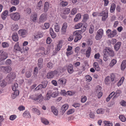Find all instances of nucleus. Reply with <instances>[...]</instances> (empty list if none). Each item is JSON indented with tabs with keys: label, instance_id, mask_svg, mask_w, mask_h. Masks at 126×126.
I'll return each mask as SVG.
<instances>
[{
	"label": "nucleus",
	"instance_id": "obj_1",
	"mask_svg": "<svg viewBox=\"0 0 126 126\" xmlns=\"http://www.w3.org/2000/svg\"><path fill=\"white\" fill-rule=\"evenodd\" d=\"M103 60L105 61H107L108 59V55L110 57H113L114 55V51L111 48L107 47L103 50Z\"/></svg>",
	"mask_w": 126,
	"mask_h": 126
},
{
	"label": "nucleus",
	"instance_id": "obj_2",
	"mask_svg": "<svg viewBox=\"0 0 126 126\" xmlns=\"http://www.w3.org/2000/svg\"><path fill=\"white\" fill-rule=\"evenodd\" d=\"M85 30V28H84V29L82 28L81 30H77L74 32L73 36H75L74 40L75 42H77L79 40L81 39L82 36L81 34H82Z\"/></svg>",
	"mask_w": 126,
	"mask_h": 126
},
{
	"label": "nucleus",
	"instance_id": "obj_3",
	"mask_svg": "<svg viewBox=\"0 0 126 126\" xmlns=\"http://www.w3.org/2000/svg\"><path fill=\"white\" fill-rule=\"evenodd\" d=\"M16 77V75L15 73L11 72L6 77V79L9 83H10L15 79Z\"/></svg>",
	"mask_w": 126,
	"mask_h": 126
},
{
	"label": "nucleus",
	"instance_id": "obj_4",
	"mask_svg": "<svg viewBox=\"0 0 126 126\" xmlns=\"http://www.w3.org/2000/svg\"><path fill=\"white\" fill-rule=\"evenodd\" d=\"M10 16L12 19L16 21L19 20L20 18V14L18 12L12 13L10 15Z\"/></svg>",
	"mask_w": 126,
	"mask_h": 126
},
{
	"label": "nucleus",
	"instance_id": "obj_5",
	"mask_svg": "<svg viewBox=\"0 0 126 126\" xmlns=\"http://www.w3.org/2000/svg\"><path fill=\"white\" fill-rule=\"evenodd\" d=\"M0 60L3 61L6 59L8 57V54L7 52L0 50Z\"/></svg>",
	"mask_w": 126,
	"mask_h": 126
},
{
	"label": "nucleus",
	"instance_id": "obj_6",
	"mask_svg": "<svg viewBox=\"0 0 126 126\" xmlns=\"http://www.w3.org/2000/svg\"><path fill=\"white\" fill-rule=\"evenodd\" d=\"M103 33V30L102 29H99L97 31L95 38L96 40H99L102 38Z\"/></svg>",
	"mask_w": 126,
	"mask_h": 126
},
{
	"label": "nucleus",
	"instance_id": "obj_7",
	"mask_svg": "<svg viewBox=\"0 0 126 126\" xmlns=\"http://www.w3.org/2000/svg\"><path fill=\"white\" fill-rule=\"evenodd\" d=\"M58 72L57 70H55L54 71H51L48 73L47 74V77L48 79L53 78L55 75L58 74Z\"/></svg>",
	"mask_w": 126,
	"mask_h": 126
},
{
	"label": "nucleus",
	"instance_id": "obj_8",
	"mask_svg": "<svg viewBox=\"0 0 126 126\" xmlns=\"http://www.w3.org/2000/svg\"><path fill=\"white\" fill-rule=\"evenodd\" d=\"M1 71L5 73H9L12 70V68L10 66H3L0 67Z\"/></svg>",
	"mask_w": 126,
	"mask_h": 126
},
{
	"label": "nucleus",
	"instance_id": "obj_9",
	"mask_svg": "<svg viewBox=\"0 0 126 126\" xmlns=\"http://www.w3.org/2000/svg\"><path fill=\"white\" fill-rule=\"evenodd\" d=\"M38 23L39 24L41 23H43L47 20V17L46 16L45 14H42L40 16Z\"/></svg>",
	"mask_w": 126,
	"mask_h": 126
},
{
	"label": "nucleus",
	"instance_id": "obj_10",
	"mask_svg": "<svg viewBox=\"0 0 126 126\" xmlns=\"http://www.w3.org/2000/svg\"><path fill=\"white\" fill-rule=\"evenodd\" d=\"M19 34L23 37H25L27 35V31L24 29H21L18 32Z\"/></svg>",
	"mask_w": 126,
	"mask_h": 126
},
{
	"label": "nucleus",
	"instance_id": "obj_11",
	"mask_svg": "<svg viewBox=\"0 0 126 126\" xmlns=\"http://www.w3.org/2000/svg\"><path fill=\"white\" fill-rule=\"evenodd\" d=\"M67 27V23L66 22H64L63 24L61 29V32L62 34H64L65 33Z\"/></svg>",
	"mask_w": 126,
	"mask_h": 126
},
{
	"label": "nucleus",
	"instance_id": "obj_12",
	"mask_svg": "<svg viewBox=\"0 0 126 126\" xmlns=\"http://www.w3.org/2000/svg\"><path fill=\"white\" fill-rule=\"evenodd\" d=\"M68 107V105L67 104H65L62 106L60 112L62 115L64 113L65 111L67 109Z\"/></svg>",
	"mask_w": 126,
	"mask_h": 126
},
{
	"label": "nucleus",
	"instance_id": "obj_13",
	"mask_svg": "<svg viewBox=\"0 0 126 126\" xmlns=\"http://www.w3.org/2000/svg\"><path fill=\"white\" fill-rule=\"evenodd\" d=\"M66 80L64 78H62L58 81V83L63 86H64L66 82Z\"/></svg>",
	"mask_w": 126,
	"mask_h": 126
},
{
	"label": "nucleus",
	"instance_id": "obj_14",
	"mask_svg": "<svg viewBox=\"0 0 126 126\" xmlns=\"http://www.w3.org/2000/svg\"><path fill=\"white\" fill-rule=\"evenodd\" d=\"M121 43V42H117L114 45V49L116 51H117L120 48Z\"/></svg>",
	"mask_w": 126,
	"mask_h": 126
},
{
	"label": "nucleus",
	"instance_id": "obj_15",
	"mask_svg": "<svg viewBox=\"0 0 126 126\" xmlns=\"http://www.w3.org/2000/svg\"><path fill=\"white\" fill-rule=\"evenodd\" d=\"M43 59L42 58H41L38 59V66L39 69H41L43 67Z\"/></svg>",
	"mask_w": 126,
	"mask_h": 126
},
{
	"label": "nucleus",
	"instance_id": "obj_16",
	"mask_svg": "<svg viewBox=\"0 0 126 126\" xmlns=\"http://www.w3.org/2000/svg\"><path fill=\"white\" fill-rule=\"evenodd\" d=\"M67 70L69 73H72L74 71L73 65L71 64H69L68 66Z\"/></svg>",
	"mask_w": 126,
	"mask_h": 126
},
{
	"label": "nucleus",
	"instance_id": "obj_17",
	"mask_svg": "<svg viewBox=\"0 0 126 126\" xmlns=\"http://www.w3.org/2000/svg\"><path fill=\"white\" fill-rule=\"evenodd\" d=\"M14 49L16 51H19L22 53L23 52L24 49H21L18 44H15L14 47Z\"/></svg>",
	"mask_w": 126,
	"mask_h": 126
},
{
	"label": "nucleus",
	"instance_id": "obj_18",
	"mask_svg": "<svg viewBox=\"0 0 126 126\" xmlns=\"http://www.w3.org/2000/svg\"><path fill=\"white\" fill-rule=\"evenodd\" d=\"M12 38L13 40L15 42H17L18 41V37L17 33L15 32L13 33Z\"/></svg>",
	"mask_w": 126,
	"mask_h": 126
},
{
	"label": "nucleus",
	"instance_id": "obj_19",
	"mask_svg": "<svg viewBox=\"0 0 126 126\" xmlns=\"http://www.w3.org/2000/svg\"><path fill=\"white\" fill-rule=\"evenodd\" d=\"M23 116L26 118H30L31 117V114L28 110H26L23 113Z\"/></svg>",
	"mask_w": 126,
	"mask_h": 126
},
{
	"label": "nucleus",
	"instance_id": "obj_20",
	"mask_svg": "<svg viewBox=\"0 0 126 126\" xmlns=\"http://www.w3.org/2000/svg\"><path fill=\"white\" fill-rule=\"evenodd\" d=\"M8 12L7 10H5L2 13L1 16L3 20H5L8 15Z\"/></svg>",
	"mask_w": 126,
	"mask_h": 126
},
{
	"label": "nucleus",
	"instance_id": "obj_21",
	"mask_svg": "<svg viewBox=\"0 0 126 126\" xmlns=\"http://www.w3.org/2000/svg\"><path fill=\"white\" fill-rule=\"evenodd\" d=\"M91 52V48L90 47H89L87 49L85 53V55L86 57L88 58L89 57Z\"/></svg>",
	"mask_w": 126,
	"mask_h": 126
},
{
	"label": "nucleus",
	"instance_id": "obj_22",
	"mask_svg": "<svg viewBox=\"0 0 126 126\" xmlns=\"http://www.w3.org/2000/svg\"><path fill=\"white\" fill-rule=\"evenodd\" d=\"M50 35L53 38H55L57 36L55 32L52 28H51L50 29Z\"/></svg>",
	"mask_w": 126,
	"mask_h": 126
},
{
	"label": "nucleus",
	"instance_id": "obj_23",
	"mask_svg": "<svg viewBox=\"0 0 126 126\" xmlns=\"http://www.w3.org/2000/svg\"><path fill=\"white\" fill-rule=\"evenodd\" d=\"M49 7V3L47 2H46L45 3L44 7V12H46L48 11Z\"/></svg>",
	"mask_w": 126,
	"mask_h": 126
},
{
	"label": "nucleus",
	"instance_id": "obj_24",
	"mask_svg": "<svg viewBox=\"0 0 126 126\" xmlns=\"http://www.w3.org/2000/svg\"><path fill=\"white\" fill-rule=\"evenodd\" d=\"M43 6L42 1L40 0L38 2L36 6V9L38 10H40Z\"/></svg>",
	"mask_w": 126,
	"mask_h": 126
},
{
	"label": "nucleus",
	"instance_id": "obj_25",
	"mask_svg": "<svg viewBox=\"0 0 126 126\" xmlns=\"http://www.w3.org/2000/svg\"><path fill=\"white\" fill-rule=\"evenodd\" d=\"M14 91V92L12 94V98L13 99L15 98L19 94V90H16Z\"/></svg>",
	"mask_w": 126,
	"mask_h": 126
},
{
	"label": "nucleus",
	"instance_id": "obj_26",
	"mask_svg": "<svg viewBox=\"0 0 126 126\" xmlns=\"http://www.w3.org/2000/svg\"><path fill=\"white\" fill-rule=\"evenodd\" d=\"M52 93V91L51 90H49L47 92L46 97L45 98V100H48L50 99L51 96V94Z\"/></svg>",
	"mask_w": 126,
	"mask_h": 126
},
{
	"label": "nucleus",
	"instance_id": "obj_27",
	"mask_svg": "<svg viewBox=\"0 0 126 126\" xmlns=\"http://www.w3.org/2000/svg\"><path fill=\"white\" fill-rule=\"evenodd\" d=\"M117 31L116 30H114L112 32H111L110 34H109L108 36L110 37H113L117 34Z\"/></svg>",
	"mask_w": 126,
	"mask_h": 126
},
{
	"label": "nucleus",
	"instance_id": "obj_28",
	"mask_svg": "<svg viewBox=\"0 0 126 126\" xmlns=\"http://www.w3.org/2000/svg\"><path fill=\"white\" fill-rule=\"evenodd\" d=\"M36 98L37 99V101L40 102L43 100V97L42 95L41 94H37V98Z\"/></svg>",
	"mask_w": 126,
	"mask_h": 126
},
{
	"label": "nucleus",
	"instance_id": "obj_29",
	"mask_svg": "<svg viewBox=\"0 0 126 126\" xmlns=\"http://www.w3.org/2000/svg\"><path fill=\"white\" fill-rule=\"evenodd\" d=\"M51 109L52 112L55 115H57L58 114V110L54 106H52Z\"/></svg>",
	"mask_w": 126,
	"mask_h": 126
},
{
	"label": "nucleus",
	"instance_id": "obj_30",
	"mask_svg": "<svg viewBox=\"0 0 126 126\" xmlns=\"http://www.w3.org/2000/svg\"><path fill=\"white\" fill-rule=\"evenodd\" d=\"M81 15L80 14H78L75 17L74 19V22H77L79 21L81 18Z\"/></svg>",
	"mask_w": 126,
	"mask_h": 126
},
{
	"label": "nucleus",
	"instance_id": "obj_31",
	"mask_svg": "<svg viewBox=\"0 0 126 126\" xmlns=\"http://www.w3.org/2000/svg\"><path fill=\"white\" fill-rule=\"evenodd\" d=\"M18 28V25L17 24H14L12 25L11 29L13 31H16Z\"/></svg>",
	"mask_w": 126,
	"mask_h": 126
},
{
	"label": "nucleus",
	"instance_id": "obj_32",
	"mask_svg": "<svg viewBox=\"0 0 126 126\" xmlns=\"http://www.w3.org/2000/svg\"><path fill=\"white\" fill-rule=\"evenodd\" d=\"M110 77L109 76H107L105 79L104 82L106 84L108 85L110 83Z\"/></svg>",
	"mask_w": 126,
	"mask_h": 126
},
{
	"label": "nucleus",
	"instance_id": "obj_33",
	"mask_svg": "<svg viewBox=\"0 0 126 126\" xmlns=\"http://www.w3.org/2000/svg\"><path fill=\"white\" fill-rule=\"evenodd\" d=\"M93 65L95 70L97 71H99L100 70V68L97 62H94L93 63Z\"/></svg>",
	"mask_w": 126,
	"mask_h": 126
},
{
	"label": "nucleus",
	"instance_id": "obj_34",
	"mask_svg": "<svg viewBox=\"0 0 126 126\" xmlns=\"http://www.w3.org/2000/svg\"><path fill=\"white\" fill-rule=\"evenodd\" d=\"M116 7V5L114 3H113L111 5L110 8V11L111 13H112L114 12Z\"/></svg>",
	"mask_w": 126,
	"mask_h": 126
},
{
	"label": "nucleus",
	"instance_id": "obj_35",
	"mask_svg": "<svg viewBox=\"0 0 126 126\" xmlns=\"http://www.w3.org/2000/svg\"><path fill=\"white\" fill-rule=\"evenodd\" d=\"M115 95L113 97V98H117L119 96L121 93V91L120 90H117L115 92Z\"/></svg>",
	"mask_w": 126,
	"mask_h": 126
},
{
	"label": "nucleus",
	"instance_id": "obj_36",
	"mask_svg": "<svg viewBox=\"0 0 126 126\" xmlns=\"http://www.w3.org/2000/svg\"><path fill=\"white\" fill-rule=\"evenodd\" d=\"M103 122L105 124V126H112V123L110 122L109 121L105 120Z\"/></svg>",
	"mask_w": 126,
	"mask_h": 126
},
{
	"label": "nucleus",
	"instance_id": "obj_37",
	"mask_svg": "<svg viewBox=\"0 0 126 126\" xmlns=\"http://www.w3.org/2000/svg\"><path fill=\"white\" fill-rule=\"evenodd\" d=\"M19 0H11V3L13 5H17L19 4Z\"/></svg>",
	"mask_w": 126,
	"mask_h": 126
},
{
	"label": "nucleus",
	"instance_id": "obj_38",
	"mask_svg": "<svg viewBox=\"0 0 126 126\" xmlns=\"http://www.w3.org/2000/svg\"><path fill=\"white\" fill-rule=\"evenodd\" d=\"M37 94H35L33 95H31L30 96V98L32 100H34L35 101L37 100Z\"/></svg>",
	"mask_w": 126,
	"mask_h": 126
},
{
	"label": "nucleus",
	"instance_id": "obj_39",
	"mask_svg": "<svg viewBox=\"0 0 126 126\" xmlns=\"http://www.w3.org/2000/svg\"><path fill=\"white\" fill-rule=\"evenodd\" d=\"M105 112V110L103 109H99L96 111L97 113L98 114H103Z\"/></svg>",
	"mask_w": 126,
	"mask_h": 126
},
{
	"label": "nucleus",
	"instance_id": "obj_40",
	"mask_svg": "<svg viewBox=\"0 0 126 126\" xmlns=\"http://www.w3.org/2000/svg\"><path fill=\"white\" fill-rule=\"evenodd\" d=\"M43 36V34L40 32H38L35 35V38H39Z\"/></svg>",
	"mask_w": 126,
	"mask_h": 126
},
{
	"label": "nucleus",
	"instance_id": "obj_41",
	"mask_svg": "<svg viewBox=\"0 0 126 126\" xmlns=\"http://www.w3.org/2000/svg\"><path fill=\"white\" fill-rule=\"evenodd\" d=\"M32 111L36 113L38 115H40V111L36 108H33L32 109Z\"/></svg>",
	"mask_w": 126,
	"mask_h": 126
},
{
	"label": "nucleus",
	"instance_id": "obj_42",
	"mask_svg": "<svg viewBox=\"0 0 126 126\" xmlns=\"http://www.w3.org/2000/svg\"><path fill=\"white\" fill-rule=\"evenodd\" d=\"M41 121L45 125H48L49 123L48 121L45 118H42Z\"/></svg>",
	"mask_w": 126,
	"mask_h": 126
},
{
	"label": "nucleus",
	"instance_id": "obj_43",
	"mask_svg": "<svg viewBox=\"0 0 126 126\" xmlns=\"http://www.w3.org/2000/svg\"><path fill=\"white\" fill-rule=\"evenodd\" d=\"M54 64L51 62H48L47 64V67L50 69H52L53 66Z\"/></svg>",
	"mask_w": 126,
	"mask_h": 126
},
{
	"label": "nucleus",
	"instance_id": "obj_44",
	"mask_svg": "<svg viewBox=\"0 0 126 126\" xmlns=\"http://www.w3.org/2000/svg\"><path fill=\"white\" fill-rule=\"evenodd\" d=\"M89 18V16L88 14H85L83 16V21L84 22H86Z\"/></svg>",
	"mask_w": 126,
	"mask_h": 126
},
{
	"label": "nucleus",
	"instance_id": "obj_45",
	"mask_svg": "<svg viewBox=\"0 0 126 126\" xmlns=\"http://www.w3.org/2000/svg\"><path fill=\"white\" fill-rule=\"evenodd\" d=\"M117 61L115 59H113L110 63V67H112L116 63Z\"/></svg>",
	"mask_w": 126,
	"mask_h": 126
},
{
	"label": "nucleus",
	"instance_id": "obj_46",
	"mask_svg": "<svg viewBox=\"0 0 126 126\" xmlns=\"http://www.w3.org/2000/svg\"><path fill=\"white\" fill-rule=\"evenodd\" d=\"M18 87V84L16 83H15L14 85L12 86V89L13 91H15L16 90V88Z\"/></svg>",
	"mask_w": 126,
	"mask_h": 126
},
{
	"label": "nucleus",
	"instance_id": "obj_47",
	"mask_svg": "<svg viewBox=\"0 0 126 126\" xmlns=\"http://www.w3.org/2000/svg\"><path fill=\"white\" fill-rule=\"evenodd\" d=\"M44 88V86L42 84H40L35 89L36 91H38Z\"/></svg>",
	"mask_w": 126,
	"mask_h": 126
},
{
	"label": "nucleus",
	"instance_id": "obj_48",
	"mask_svg": "<svg viewBox=\"0 0 126 126\" xmlns=\"http://www.w3.org/2000/svg\"><path fill=\"white\" fill-rule=\"evenodd\" d=\"M119 117L120 120L122 122H124L126 120V118L123 115H120Z\"/></svg>",
	"mask_w": 126,
	"mask_h": 126
},
{
	"label": "nucleus",
	"instance_id": "obj_49",
	"mask_svg": "<svg viewBox=\"0 0 126 126\" xmlns=\"http://www.w3.org/2000/svg\"><path fill=\"white\" fill-rule=\"evenodd\" d=\"M108 16V13H106L104 14L102 16V20L103 21H105L106 19V18Z\"/></svg>",
	"mask_w": 126,
	"mask_h": 126
},
{
	"label": "nucleus",
	"instance_id": "obj_50",
	"mask_svg": "<svg viewBox=\"0 0 126 126\" xmlns=\"http://www.w3.org/2000/svg\"><path fill=\"white\" fill-rule=\"evenodd\" d=\"M17 117L16 115H11L9 117L10 120L13 121L15 120Z\"/></svg>",
	"mask_w": 126,
	"mask_h": 126
},
{
	"label": "nucleus",
	"instance_id": "obj_51",
	"mask_svg": "<svg viewBox=\"0 0 126 126\" xmlns=\"http://www.w3.org/2000/svg\"><path fill=\"white\" fill-rule=\"evenodd\" d=\"M44 27L43 28V29L45 30L49 28V23H46L44 24Z\"/></svg>",
	"mask_w": 126,
	"mask_h": 126
},
{
	"label": "nucleus",
	"instance_id": "obj_52",
	"mask_svg": "<svg viewBox=\"0 0 126 126\" xmlns=\"http://www.w3.org/2000/svg\"><path fill=\"white\" fill-rule=\"evenodd\" d=\"M25 76L27 78H29L31 77V72L29 71H27L25 73Z\"/></svg>",
	"mask_w": 126,
	"mask_h": 126
},
{
	"label": "nucleus",
	"instance_id": "obj_53",
	"mask_svg": "<svg viewBox=\"0 0 126 126\" xmlns=\"http://www.w3.org/2000/svg\"><path fill=\"white\" fill-rule=\"evenodd\" d=\"M82 24L81 23H78L75 25V29H78L81 28L82 26Z\"/></svg>",
	"mask_w": 126,
	"mask_h": 126
},
{
	"label": "nucleus",
	"instance_id": "obj_54",
	"mask_svg": "<svg viewBox=\"0 0 126 126\" xmlns=\"http://www.w3.org/2000/svg\"><path fill=\"white\" fill-rule=\"evenodd\" d=\"M101 88L99 85H97V86L96 88V93H98V92H100L101 90Z\"/></svg>",
	"mask_w": 126,
	"mask_h": 126
},
{
	"label": "nucleus",
	"instance_id": "obj_55",
	"mask_svg": "<svg viewBox=\"0 0 126 126\" xmlns=\"http://www.w3.org/2000/svg\"><path fill=\"white\" fill-rule=\"evenodd\" d=\"M42 84L44 86V88H45L47 86L48 82L47 81H43L42 82Z\"/></svg>",
	"mask_w": 126,
	"mask_h": 126
},
{
	"label": "nucleus",
	"instance_id": "obj_56",
	"mask_svg": "<svg viewBox=\"0 0 126 126\" xmlns=\"http://www.w3.org/2000/svg\"><path fill=\"white\" fill-rule=\"evenodd\" d=\"M62 47V44L60 42H59L57 46V47L56 49L57 51H58L61 49Z\"/></svg>",
	"mask_w": 126,
	"mask_h": 126
},
{
	"label": "nucleus",
	"instance_id": "obj_57",
	"mask_svg": "<svg viewBox=\"0 0 126 126\" xmlns=\"http://www.w3.org/2000/svg\"><path fill=\"white\" fill-rule=\"evenodd\" d=\"M37 17V14L36 13H34L33 15V21L34 22H35L36 19Z\"/></svg>",
	"mask_w": 126,
	"mask_h": 126
},
{
	"label": "nucleus",
	"instance_id": "obj_58",
	"mask_svg": "<svg viewBox=\"0 0 126 126\" xmlns=\"http://www.w3.org/2000/svg\"><path fill=\"white\" fill-rule=\"evenodd\" d=\"M2 46L3 48L8 47L9 46V44L6 42H3L2 44Z\"/></svg>",
	"mask_w": 126,
	"mask_h": 126
},
{
	"label": "nucleus",
	"instance_id": "obj_59",
	"mask_svg": "<svg viewBox=\"0 0 126 126\" xmlns=\"http://www.w3.org/2000/svg\"><path fill=\"white\" fill-rule=\"evenodd\" d=\"M75 111L74 109H71L68 110L67 112V114L68 115L70 114L73 113Z\"/></svg>",
	"mask_w": 126,
	"mask_h": 126
},
{
	"label": "nucleus",
	"instance_id": "obj_60",
	"mask_svg": "<svg viewBox=\"0 0 126 126\" xmlns=\"http://www.w3.org/2000/svg\"><path fill=\"white\" fill-rule=\"evenodd\" d=\"M77 12L76 9L75 8H74L72 9L71 12V14L72 15H74Z\"/></svg>",
	"mask_w": 126,
	"mask_h": 126
},
{
	"label": "nucleus",
	"instance_id": "obj_61",
	"mask_svg": "<svg viewBox=\"0 0 126 126\" xmlns=\"http://www.w3.org/2000/svg\"><path fill=\"white\" fill-rule=\"evenodd\" d=\"M12 62L10 59H8L5 62V64L8 65H10L11 64Z\"/></svg>",
	"mask_w": 126,
	"mask_h": 126
},
{
	"label": "nucleus",
	"instance_id": "obj_62",
	"mask_svg": "<svg viewBox=\"0 0 126 126\" xmlns=\"http://www.w3.org/2000/svg\"><path fill=\"white\" fill-rule=\"evenodd\" d=\"M87 100V97L86 96H84L81 98V102L82 103H84Z\"/></svg>",
	"mask_w": 126,
	"mask_h": 126
},
{
	"label": "nucleus",
	"instance_id": "obj_63",
	"mask_svg": "<svg viewBox=\"0 0 126 126\" xmlns=\"http://www.w3.org/2000/svg\"><path fill=\"white\" fill-rule=\"evenodd\" d=\"M70 9L68 8H65L64 10V13L65 14H68L70 11Z\"/></svg>",
	"mask_w": 126,
	"mask_h": 126
},
{
	"label": "nucleus",
	"instance_id": "obj_64",
	"mask_svg": "<svg viewBox=\"0 0 126 126\" xmlns=\"http://www.w3.org/2000/svg\"><path fill=\"white\" fill-rule=\"evenodd\" d=\"M85 78L86 79V80L88 82H90L92 80V78L89 75H87Z\"/></svg>",
	"mask_w": 126,
	"mask_h": 126
}]
</instances>
